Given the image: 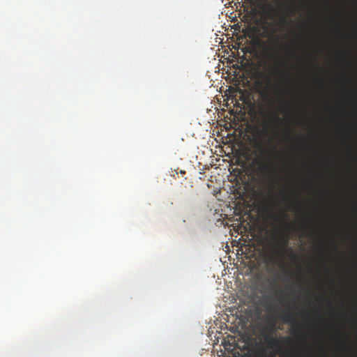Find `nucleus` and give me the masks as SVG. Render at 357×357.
Instances as JSON below:
<instances>
[{"label": "nucleus", "mask_w": 357, "mask_h": 357, "mask_svg": "<svg viewBox=\"0 0 357 357\" xmlns=\"http://www.w3.org/2000/svg\"><path fill=\"white\" fill-rule=\"evenodd\" d=\"M282 3L280 1L275 3V6L272 3H266L261 8L262 15L266 17L263 23L264 36L273 38V44H278L280 39L279 36H275L277 29L275 25H282L285 24V18L280 17L276 22H269L268 20H274L278 16V13L281 10Z\"/></svg>", "instance_id": "2"}, {"label": "nucleus", "mask_w": 357, "mask_h": 357, "mask_svg": "<svg viewBox=\"0 0 357 357\" xmlns=\"http://www.w3.org/2000/svg\"><path fill=\"white\" fill-rule=\"evenodd\" d=\"M278 120L276 115L267 116L259 130L262 139L256 142L252 151V167L258 178L263 181L275 183L278 178L276 163V148L270 137L266 146L263 139L269 136L273 123Z\"/></svg>", "instance_id": "1"}, {"label": "nucleus", "mask_w": 357, "mask_h": 357, "mask_svg": "<svg viewBox=\"0 0 357 357\" xmlns=\"http://www.w3.org/2000/svg\"><path fill=\"white\" fill-rule=\"evenodd\" d=\"M268 61H272L273 63V66H267L265 65L266 68L269 70V73L271 75H277L280 73V70L281 67L284 66L285 63L281 59L280 56L277 54V53H273V52L271 51L268 53L267 55Z\"/></svg>", "instance_id": "4"}, {"label": "nucleus", "mask_w": 357, "mask_h": 357, "mask_svg": "<svg viewBox=\"0 0 357 357\" xmlns=\"http://www.w3.org/2000/svg\"><path fill=\"white\" fill-rule=\"evenodd\" d=\"M282 340H283L284 342H290V341H291V340H290V339H289V338H282Z\"/></svg>", "instance_id": "8"}, {"label": "nucleus", "mask_w": 357, "mask_h": 357, "mask_svg": "<svg viewBox=\"0 0 357 357\" xmlns=\"http://www.w3.org/2000/svg\"><path fill=\"white\" fill-rule=\"evenodd\" d=\"M280 344H281V342L280 341V344L278 347H273V349H276V351H278V349H280Z\"/></svg>", "instance_id": "9"}, {"label": "nucleus", "mask_w": 357, "mask_h": 357, "mask_svg": "<svg viewBox=\"0 0 357 357\" xmlns=\"http://www.w3.org/2000/svg\"><path fill=\"white\" fill-rule=\"evenodd\" d=\"M289 244V238L288 236H283L280 241V248L276 251V253L282 259V255H284L285 250Z\"/></svg>", "instance_id": "6"}, {"label": "nucleus", "mask_w": 357, "mask_h": 357, "mask_svg": "<svg viewBox=\"0 0 357 357\" xmlns=\"http://www.w3.org/2000/svg\"><path fill=\"white\" fill-rule=\"evenodd\" d=\"M281 319L285 323H289L292 325H295V329L293 330V333L295 331H298L301 328V324H296V317L294 313L289 310L285 311L281 316Z\"/></svg>", "instance_id": "5"}, {"label": "nucleus", "mask_w": 357, "mask_h": 357, "mask_svg": "<svg viewBox=\"0 0 357 357\" xmlns=\"http://www.w3.org/2000/svg\"><path fill=\"white\" fill-rule=\"evenodd\" d=\"M266 79H267V81H268V82L269 84L268 86H271V78L269 76H266Z\"/></svg>", "instance_id": "7"}, {"label": "nucleus", "mask_w": 357, "mask_h": 357, "mask_svg": "<svg viewBox=\"0 0 357 357\" xmlns=\"http://www.w3.org/2000/svg\"><path fill=\"white\" fill-rule=\"evenodd\" d=\"M275 324L273 319H268L266 327L263 329L262 337L269 348L276 347L280 344V340L273 336V332L276 330Z\"/></svg>", "instance_id": "3"}]
</instances>
